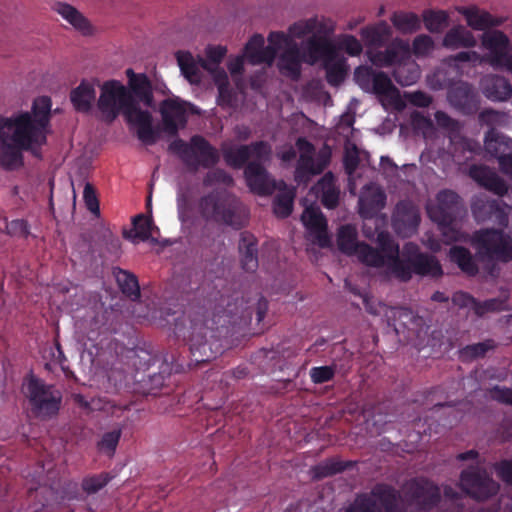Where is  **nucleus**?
I'll return each instance as SVG.
<instances>
[{
  "label": "nucleus",
  "instance_id": "nucleus-1",
  "mask_svg": "<svg viewBox=\"0 0 512 512\" xmlns=\"http://www.w3.org/2000/svg\"><path fill=\"white\" fill-rule=\"evenodd\" d=\"M189 318L187 344L191 355L190 362L180 363L174 356H171V363L165 359L159 372L149 375L145 381L147 394L157 395L161 388L167 387L172 373H182L186 366L191 368L215 359L223 351L219 329L235 323L232 311L226 309L214 311L212 317L207 310L201 309L189 315Z\"/></svg>",
  "mask_w": 512,
  "mask_h": 512
},
{
  "label": "nucleus",
  "instance_id": "nucleus-2",
  "mask_svg": "<svg viewBox=\"0 0 512 512\" xmlns=\"http://www.w3.org/2000/svg\"><path fill=\"white\" fill-rule=\"evenodd\" d=\"M97 107L106 122H113L120 113L126 120L137 126V137L146 145H153L159 138V133L153 128V119L149 111L140 109L130 91L117 80L105 81Z\"/></svg>",
  "mask_w": 512,
  "mask_h": 512
},
{
  "label": "nucleus",
  "instance_id": "nucleus-3",
  "mask_svg": "<svg viewBox=\"0 0 512 512\" xmlns=\"http://www.w3.org/2000/svg\"><path fill=\"white\" fill-rule=\"evenodd\" d=\"M291 34L276 31L268 35V46H264V37L254 34L246 43L244 56L252 65L267 64L271 66L280 49L284 51L279 55L277 67L279 72L292 80H298L301 75V63L303 56L298 44Z\"/></svg>",
  "mask_w": 512,
  "mask_h": 512
},
{
  "label": "nucleus",
  "instance_id": "nucleus-4",
  "mask_svg": "<svg viewBox=\"0 0 512 512\" xmlns=\"http://www.w3.org/2000/svg\"><path fill=\"white\" fill-rule=\"evenodd\" d=\"M334 30L332 20L318 17L300 20L289 27V33L294 38L300 39L309 35L304 45V56L310 64L338 58L337 47L330 39Z\"/></svg>",
  "mask_w": 512,
  "mask_h": 512
},
{
  "label": "nucleus",
  "instance_id": "nucleus-5",
  "mask_svg": "<svg viewBox=\"0 0 512 512\" xmlns=\"http://www.w3.org/2000/svg\"><path fill=\"white\" fill-rule=\"evenodd\" d=\"M51 98L40 96L33 101L32 113L23 112L14 117H1L2 129L15 128V137L29 146L31 140L46 144L51 118Z\"/></svg>",
  "mask_w": 512,
  "mask_h": 512
},
{
  "label": "nucleus",
  "instance_id": "nucleus-6",
  "mask_svg": "<svg viewBox=\"0 0 512 512\" xmlns=\"http://www.w3.org/2000/svg\"><path fill=\"white\" fill-rule=\"evenodd\" d=\"M198 211L205 221H213L236 229L243 226L239 200L226 190L214 189L202 196Z\"/></svg>",
  "mask_w": 512,
  "mask_h": 512
},
{
  "label": "nucleus",
  "instance_id": "nucleus-7",
  "mask_svg": "<svg viewBox=\"0 0 512 512\" xmlns=\"http://www.w3.org/2000/svg\"><path fill=\"white\" fill-rule=\"evenodd\" d=\"M414 274L439 278L443 275V269L434 255L421 252L417 244L409 242L403 247V259H397L393 277L406 283Z\"/></svg>",
  "mask_w": 512,
  "mask_h": 512
},
{
  "label": "nucleus",
  "instance_id": "nucleus-8",
  "mask_svg": "<svg viewBox=\"0 0 512 512\" xmlns=\"http://www.w3.org/2000/svg\"><path fill=\"white\" fill-rule=\"evenodd\" d=\"M169 150L175 153L191 172H196L200 167L211 169L220 161V154L202 135H193L189 142L176 139L169 144Z\"/></svg>",
  "mask_w": 512,
  "mask_h": 512
},
{
  "label": "nucleus",
  "instance_id": "nucleus-9",
  "mask_svg": "<svg viewBox=\"0 0 512 512\" xmlns=\"http://www.w3.org/2000/svg\"><path fill=\"white\" fill-rule=\"evenodd\" d=\"M472 243L482 259L502 262L512 260V237L502 229L488 228L475 231Z\"/></svg>",
  "mask_w": 512,
  "mask_h": 512
},
{
  "label": "nucleus",
  "instance_id": "nucleus-10",
  "mask_svg": "<svg viewBox=\"0 0 512 512\" xmlns=\"http://www.w3.org/2000/svg\"><path fill=\"white\" fill-rule=\"evenodd\" d=\"M26 389L27 397L36 415L52 417L58 413L62 402V394L54 386L31 377Z\"/></svg>",
  "mask_w": 512,
  "mask_h": 512
},
{
  "label": "nucleus",
  "instance_id": "nucleus-11",
  "mask_svg": "<svg viewBox=\"0 0 512 512\" xmlns=\"http://www.w3.org/2000/svg\"><path fill=\"white\" fill-rule=\"evenodd\" d=\"M296 147L300 155L294 172V180L298 185H306L312 177L321 174L326 169L330 159L328 155L322 153L315 157V147L305 137H299L296 140Z\"/></svg>",
  "mask_w": 512,
  "mask_h": 512
},
{
  "label": "nucleus",
  "instance_id": "nucleus-12",
  "mask_svg": "<svg viewBox=\"0 0 512 512\" xmlns=\"http://www.w3.org/2000/svg\"><path fill=\"white\" fill-rule=\"evenodd\" d=\"M481 43L488 53L485 61L494 69H504L512 73V43L509 37L500 30L485 31Z\"/></svg>",
  "mask_w": 512,
  "mask_h": 512
},
{
  "label": "nucleus",
  "instance_id": "nucleus-13",
  "mask_svg": "<svg viewBox=\"0 0 512 512\" xmlns=\"http://www.w3.org/2000/svg\"><path fill=\"white\" fill-rule=\"evenodd\" d=\"M462 490L477 501H485L495 496L499 484L493 480L488 471L479 466H469L460 474Z\"/></svg>",
  "mask_w": 512,
  "mask_h": 512
},
{
  "label": "nucleus",
  "instance_id": "nucleus-14",
  "mask_svg": "<svg viewBox=\"0 0 512 512\" xmlns=\"http://www.w3.org/2000/svg\"><path fill=\"white\" fill-rule=\"evenodd\" d=\"M405 496L408 503L421 512L432 510L441 499L439 487L425 478L410 480L405 486Z\"/></svg>",
  "mask_w": 512,
  "mask_h": 512
},
{
  "label": "nucleus",
  "instance_id": "nucleus-15",
  "mask_svg": "<svg viewBox=\"0 0 512 512\" xmlns=\"http://www.w3.org/2000/svg\"><path fill=\"white\" fill-rule=\"evenodd\" d=\"M271 153V145L267 141L260 140L248 145L231 147L224 151L223 156L228 166L241 169L247 166L250 158H253V161H269Z\"/></svg>",
  "mask_w": 512,
  "mask_h": 512
},
{
  "label": "nucleus",
  "instance_id": "nucleus-16",
  "mask_svg": "<svg viewBox=\"0 0 512 512\" xmlns=\"http://www.w3.org/2000/svg\"><path fill=\"white\" fill-rule=\"evenodd\" d=\"M12 143L2 139L0 143V166L6 170H14L23 165V151H29L35 157H40V149L43 146L39 141L31 140L29 146L25 142L17 140L15 130L11 136Z\"/></svg>",
  "mask_w": 512,
  "mask_h": 512
},
{
  "label": "nucleus",
  "instance_id": "nucleus-17",
  "mask_svg": "<svg viewBox=\"0 0 512 512\" xmlns=\"http://www.w3.org/2000/svg\"><path fill=\"white\" fill-rule=\"evenodd\" d=\"M437 205L428 210L430 218L443 229H450L460 209V196L449 189L438 192Z\"/></svg>",
  "mask_w": 512,
  "mask_h": 512
},
{
  "label": "nucleus",
  "instance_id": "nucleus-18",
  "mask_svg": "<svg viewBox=\"0 0 512 512\" xmlns=\"http://www.w3.org/2000/svg\"><path fill=\"white\" fill-rule=\"evenodd\" d=\"M484 146L498 160L500 170L512 178V139L492 129L485 134Z\"/></svg>",
  "mask_w": 512,
  "mask_h": 512
},
{
  "label": "nucleus",
  "instance_id": "nucleus-19",
  "mask_svg": "<svg viewBox=\"0 0 512 512\" xmlns=\"http://www.w3.org/2000/svg\"><path fill=\"white\" fill-rule=\"evenodd\" d=\"M411 48L407 41L401 38H395L384 50H368L367 56L371 63L378 67H390L398 65L404 60L410 58Z\"/></svg>",
  "mask_w": 512,
  "mask_h": 512
},
{
  "label": "nucleus",
  "instance_id": "nucleus-20",
  "mask_svg": "<svg viewBox=\"0 0 512 512\" xmlns=\"http://www.w3.org/2000/svg\"><path fill=\"white\" fill-rule=\"evenodd\" d=\"M421 221L420 211L410 201L397 203L392 219L395 232L404 238L411 237L417 232Z\"/></svg>",
  "mask_w": 512,
  "mask_h": 512
},
{
  "label": "nucleus",
  "instance_id": "nucleus-21",
  "mask_svg": "<svg viewBox=\"0 0 512 512\" xmlns=\"http://www.w3.org/2000/svg\"><path fill=\"white\" fill-rule=\"evenodd\" d=\"M160 113L164 131L176 136L180 128L187 124V103L179 99L168 98L161 102Z\"/></svg>",
  "mask_w": 512,
  "mask_h": 512
},
{
  "label": "nucleus",
  "instance_id": "nucleus-22",
  "mask_svg": "<svg viewBox=\"0 0 512 512\" xmlns=\"http://www.w3.org/2000/svg\"><path fill=\"white\" fill-rule=\"evenodd\" d=\"M263 161H251L244 170L246 183L250 190L261 196H268L277 189L279 181L271 178L262 164Z\"/></svg>",
  "mask_w": 512,
  "mask_h": 512
},
{
  "label": "nucleus",
  "instance_id": "nucleus-23",
  "mask_svg": "<svg viewBox=\"0 0 512 512\" xmlns=\"http://www.w3.org/2000/svg\"><path fill=\"white\" fill-rule=\"evenodd\" d=\"M301 220L313 236V242L321 248L331 246V237L328 234L327 220L318 206L310 205L305 208L301 215Z\"/></svg>",
  "mask_w": 512,
  "mask_h": 512
},
{
  "label": "nucleus",
  "instance_id": "nucleus-24",
  "mask_svg": "<svg viewBox=\"0 0 512 512\" xmlns=\"http://www.w3.org/2000/svg\"><path fill=\"white\" fill-rule=\"evenodd\" d=\"M450 104L464 115L475 114L480 106L478 93L472 85L461 82L452 87L448 92Z\"/></svg>",
  "mask_w": 512,
  "mask_h": 512
},
{
  "label": "nucleus",
  "instance_id": "nucleus-25",
  "mask_svg": "<svg viewBox=\"0 0 512 512\" xmlns=\"http://www.w3.org/2000/svg\"><path fill=\"white\" fill-rule=\"evenodd\" d=\"M471 210L478 222L495 218L500 226L506 227L508 225V215L495 199L478 197L472 202Z\"/></svg>",
  "mask_w": 512,
  "mask_h": 512
},
{
  "label": "nucleus",
  "instance_id": "nucleus-26",
  "mask_svg": "<svg viewBox=\"0 0 512 512\" xmlns=\"http://www.w3.org/2000/svg\"><path fill=\"white\" fill-rule=\"evenodd\" d=\"M469 176L481 187L498 196H504L508 192L506 182L487 166L472 165L469 168Z\"/></svg>",
  "mask_w": 512,
  "mask_h": 512
},
{
  "label": "nucleus",
  "instance_id": "nucleus-27",
  "mask_svg": "<svg viewBox=\"0 0 512 512\" xmlns=\"http://www.w3.org/2000/svg\"><path fill=\"white\" fill-rule=\"evenodd\" d=\"M371 495L381 505L383 512H408L400 492L392 485L376 484L371 490Z\"/></svg>",
  "mask_w": 512,
  "mask_h": 512
},
{
  "label": "nucleus",
  "instance_id": "nucleus-28",
  "mask_svg": "<svg viewBox=\"0 0 512 512\" xmlns=\"http://www.w3.org/2000/svg\"><path fill=\"white\" fill-rule=\"evenodd\" d=\"M360 36L368 50H378L388 44L392 37V29L384 21L367 25L360 30Z\"/></svg>",
  "mask_w": 512,
  "mask_h": 512
},
{
  "label": "nucleus",
  "instance_id": "nucleus-29",
  "mask_svg": "<svg viewBox=\"0 0 512 512\" xmlns=\"http://www.w3.org/2000/svg\"><path fill=\"white\" fill-rule=\"evenodd\" d=\"M484 96L494 102L507 101L512 96V86L504 76L490 74L481 80Z\"/></svg>",
  "mask_w": 512,
  "mask_h": 512
},
{
  "label": "nucleus",
  "instance_id": "nucleus-30",
  "mask_svg": "<svg viewBox=\"0 0 512 512\" xmlns=\"http://www.w3.org/2000/svg\"><path fill=\"white\" fill-rule=\"evenodd\" d=\"M458 12L463 15L469 27L476 31H484L492 27L501 26L505 18L494 17L487 11H482L475 6L460 7Z\"/></svg>",
  "mask_w": 512,
  "mask_h": 512
},
{
  "label": "nucleus",
  "instance_id": "nucleus-31",
  "mask_svg": "<svg viewBox=\"0 0 512 512\" xmlns=\"http://www.w3.org/2000/svg\"><path fill=\"white\" fill-rule=\"evenodd\" d=\"M95 100V85L93 82L85 79L70 92V101L74 109L80 113L90 112Z\"/></svg>",
  "mask_w": 512,
  "mask_h": 512
},
{
  "label": "nucleus",
  "instance_id": "nucleus-32",
  "mask_svg": "<svg viewBox=\"0 0 512 512\" xmlns=\"http://www.w3.org/2000/svg\"><path fill=\"white\" fill-rule=\"evenodd\" d=\"M129 80V87L132 96L134 95L140 102L147 107H152L154 102L152 85L146 74L135 73L131 68L126 70Z\"/></svg>",
  "mask_w": 512,
  "mask_h": 512
},
{
  "label": "nucleus",
  "instance_id": "nucleus-33",
  "mask_svg": "<svg viewBox=\"0 0 512 512\" xmlns=\"http://www.w3.org/2000/svg\"><path fill=\"white\" fill-rule=\"evenodd\" d=\"M256 237L244 231L240 235L239 252L241 256V266L247 272H254L258 268V249Z\"/></svg>",
  "mask_w": 512,
  "mask_h": 512
},
{
  "label": "nucleus",
  "instance_id": "nucleus-34",
  "mask_svg": "<svg viewBox=\"0 0 512 512\" xmlns=\"http://www.w3.org/2000/svg\"><path fill=\"white\" fill-rule=\"evenodd\" d=\"M316 189L322 205L327 209H335L339 204L340 190L336 186L335 177L327 172L317 182Z\"/></svg>",
  "mask_w": 512,
  "mask_h": 512
},
{
  "label": "nucleus",
  "instance_id": "nucleus-35",
  "mask_svg": "<svg viewBox=\"0 0 512 512\" xmlns=\"http://www.w3.org/2000/svg\"><path fill=\"white\" fill-rule=\"evenodd\" d=\"M276 190L278 194L273 200V211L277 217L286 218L293 210L295 189L288 187L283 180H280Z\"/></svg>",
  "mask_w": 512,
  "mask_h": 512
},
{
  "label": "nucleus",
  "instance_id": "nucleus-36",
  "mask_svg": "<svg viewBox=\"0 0 512 512\" xmlns=\"http://www.w3.org/2000/svg\"><path fill=\"white\" fill-rule=\"evenodd\" d=\"M477 41L473 33L464 26L458 25L451 28L443 38V46L448 49L473 48Z\"/></svg>",
  "mask_w": 512,
  "mask_h": 512
},
{
  "label": "nucleus",
  "instance_id": "nucleus-37",
  "mask_svg": "<svg viewBox=\"0 0 512 512\" xmlns=\"http://www.w3.org/2000/svg\"><path fill=\"white\" fill-rule=\"evenodd\" d=\"M54 10L83 35L92 33L89 21L75 7L67 3L57 2L54 5Z\"/></svg>",
  "mask_w": 512,
  "mask_h": 512
},
{
  "label": "nucleus",
  "instance_id": "nucleus-38",
  "mask_svg": "<svg viewBox=\"0 0 512 512\" xmlns=\"http://www.w3.org/2000/svg\"><path fill=\"white\" fill-rule=\"evenodd\" d=\"M113 276L122 294L132 301L140 298L139 281L135 274L116 267L113 269Z\"/></svg>",
  "mask_w": 512,
  "mask_h": 512
},
{
  "label": "nucleus",
  "instance_id": "nucleus-39",
  "mask_svg": "<svg viewBox=\"0 0 512 512\" xmlns=\"http://www.w3.org/2000/svg\"><path fill=\"white\" fill-rule=\"evenodd\" d=\"M377 242L380 251L384 254L387 261V271L393 276L397 259H403V253L399 254V245L394 242L386 232H380L377 236Z\"/></svg>",
  "mask_w": 512,
  "mask_h": 512
},
{
  "label": "nucleus",
  "instance_id": "nucleus-40",
  "mask_svg": "<svg viewBox=\"0 0 512 512\" xmlns=\"http://www.w3.org/2000/svg\"><path fill=\"white\" fill-rule=\"evenodd\" d=\"M386 204V195L378 190L359 198V213L363 218H373Z\"/></svg>",
  "mask_w": 512,
  "mask_h": 512
},
{
  "label": "nucleus",
  "instance_id": "nucleus-41",
  "mask_svg": "<svg viewBox=\"0 0 512 512\" xmlns=\"http://www.w3.org/2000/svg\"><path fill=\"white\" fill-rule=\"evenodd\" d=\"M450 260L457 264L462 272L475 276L479 269L469 249L463 246H453L449 250Z\"/></svg>",
  "mask_w": 512,
  "mask_h": 512
},
{
  "label": "nucleus",
  "instance_id": "nucleus-42",
  "mask_svg": "<svg viewBox=\"0 0 512 512\" xmlns=\"http://www.w3.org/2000/svg\"><path fill=\"white\" fill-rule=\"evenodd\" d=\"M393 78L403 86H411L420 78V68L414 61H402L393 70Z\"/></svg>",
  "mask_w": 512,
  "mask_h": 512
},
{
  "label": "nucleus",
  "instance_id": "nucleus-43",
  "mask_svg": "<svg viewBox=\"0 0 512 512\" xmlns=\"http://www.w3.org/2000/svg\"><path fill=\"white\" fill-rule=\"evenodd\" d=\"M350 461H341L336 458H329L312 467L313 477L315 479H323L342 473L352 467Z\"/></svg>",
  "mask_w": 512,
  "mask_h": 512
},
{
  "label": "nucleus",
  "instance_id": "nucleus-44",
  "mask_svg": "<svg viewBox=\"0 0 512 512\" xmlns=\"http://www.w3.org/2000/svg\"><path fill=\"white\" fill-rule=\"evenodd\" d=\"M393 26L402 34H411L421 27V20L414 12L398 11L391 16Z\"/></svg>",
  "mask_w": 512,
  "mask_h": 512
},
{
  "label": "nucleus",
  "instance_id": "nucleus-45",
  "mask_svg": "<svg viewBox=\"0 0 512 512\" xmlns=\"http://www.w3.org/2000/svg\"><path fill=\"white\" fill-rule=\"evenodd\" d=\"M354 255H357L359 260L367 266L387 268V261L384 254L379 249L374 248L367 243L361 242Z\"/></svg>",
  "mask_w": 512,
  "mask_h": 512
},
{
  "label": "nucleus",
  "instance_id": "nucleus-46",
  "mask_svg": "<svg viewBox=\"0 0 512 512\" xmlns=\"http://www.w3.org/2000/svg\"><path fill=\"white\" fill-rule=\"evenodd\" d=\"M133 226L135 233L133 231H123V237L125 239L133 241L134 238H139L142 241H147L152 237V231L154 229L153 220L150 217L145 216L144 214H139L133 219Z\"/></svg>",
  "mask_w": 512,
  "mask_h": 512
},
{
  "label": "nucleus",
  "instance_id": "nucleus-47",
  "mask_svg": "<svg viewBox=\"0 0 512 512\" xmlns=\"http://www.w3.org/2000/svg\"><path fill=\"white\" fill-rule=\"evenodd\" d=\"M359 244L357 242V231L354 226L346 224L339 228L337 246L341 252L347 255H354Z\"/></svg>",
  "mask_w": 512,
  "mask_h": 512
},
{
  "label": "nucleus",
  "instance_id": "nucleus-48",
  "mask_svg": "<svg viewBox=\"0 0 512 512\" xmlns=\"http://www.w3.org/2000/svg\"><path fill=\"white\" fill-rule=\"evenodd\" d=\"M370 92L390 99L399 98L398 89L393 85L389 76L382 71L375 73Z\"/></svg>",
  "mask_w": 512,
  "mask_h": 512
},
{
  "label": "nucleus",
  "instance_id": "nucleus-49",
  "mask_svg": "<svg viewBox=\"0 0 512 512\" xmlns=\"http://www.w3.org/2000/svg\"><path fill=\"white\" fill-rule=\"evenodd\" d=\"M449 15L443 10H425L423 12V22L428 31L439 33L448 25Z\"/></svg>",
  "mask_w": 512,
  "mask_h": 512
},
{
  "label": "nucleus",
  "instance_id": "nucleus-50",
  "mask_svg": "<svg viewBox=\"0 0 512 512\" xmlns=\"http://www.w3.org/2000/svg\"><path fill=\"white\" fill-rule=\"evenodd\" d=\"M176 58L185 78L190 83H197L199 81V69L192 54L189 52L178 51L176 53Z\"/></svg>",
  "mask_w": 512,
  "mask_h": 512
},
{
  "label": "nucleus",
  "instance_id": "nucleus-51",
  "mask_svg": "<svg viewBox=\"0 0 512 512\" xmlns=\"http://www.w3.org/2000/svg\"><path fill=\"white\" fill-rule=\"evenodd\" d=\"M121 435V428L105 432L100 438V440L97 442L98 451L110 458L113 457L116 452V448L119 444Z\"/></svg>",
  "mask_w": 512,
  "mask_h": 512
},
{
  "label": "nucleus",
  "instance_id": "nucleus-52",
  "mask_svg": "<svg viewBox=\"0 0 512 512\" xmlns=\"http://www.w3.org/2000/svg\"><path fill=\"white\" fill-rule=\"evenodd\" d=\"M495 347V341L492 339H487L483 342L470 344L463 347L460 350V354L463 359L473 360L484 357L488 351L493 350Z\"/></svg>",
  "mask_w": 512,
  "mask_h": 512
},
{
  "label": "nucleus",
  "instance_id": "nucleus-53",
  "mask_svg": "<svg viewBox=\"0 0 512 512\" xmlns=\"http://www.w3.org/2000/svg\"><path fill=\"white\" fill-rule=\"evenodd\" d=\"M472 310L478 317H483L487 313L501 312L506 310V300L499 297L484 301L476 299Z\"/></svg>",
  "mask_w": 512,
  "mask_h": 512
},
{
  "label": "nucleus",
  "instance_id": "nucleus-54",
  "mask_svg": "<svg viewBox=\"0 0 512 512\" xmlns=\"http://www.w3.org/2000/svg\"><path fill=\"white\" fill-rule=\"evenodd\" d=\"M323 67L326 71V81L331 86H338L344 81L346 71L343 63L337 58L332 61L326 60L323 62Z\"/></svg>",
  "mask_w": 512,
  "mask_h": 512
},
{
  "label": "nucleus",
  "instance_id": "nucleus-55",
  "mask_svg": "<svg viewBox=\"0 0 512 512\" xmlns=\"http://www.w3.org/2000/svg\"><path fill=\"white\" fill-rule=\"evenodd\" d=\"M112 478L113 476H111L110 473L102 472L100 474L85 477L82 480L81 486L83 491L87 494H95L104 488Z\"/></svg>",
  "mask_w": 512,
  "mask_h": 512
},
{
  "label": "nucleus",
  "instance_id": "nucleus-56",
  "mask_svg": "<svg viewBox=\"0 0 512 512\" xmlns=\"http://www.w3.org/2000/svg\"><path fill=\"white\" fill-rule=\"evenodd\" d=\"M337 51H344L351 57L359 56L363 51L362 43L351 34H341L338 36Z\"/></svg>",
  "mask_w": 512,
  "mask_h": 512
},
{
  "label": "nucleus",
  "instance_id": "nucleus-57",
  "mask_svg": "<svg viewBox=\"0 0 512 512\" xmlns=\"http://www.w3.org/2000/svg\"><path fill=\"white\" fill-rule=\"evenodd\" d=\"M215 184H224L226 186H230L233 184V178L224 169L216 168L210 170L203 178V185L205 187H211Z\"/></svg>",
  "mask_w": 512,
  "mask_h": 512
},
{
  "label": "nucleus",
  "instance_id": "nucleus-58",
  "mask_svg": "<svg viewBox=\"0 0 512 512\" xmlns=\"http://www.w3.org/2000/svg\"><path fill=\"white\" fill-rule=\"evenodd\" d=\"M375 73L370 67L360 66L355 69L354 79L363 91L370 92Z\"/></svg>",
  "mask_w": 512,
  "mask_h": 512
},
{
  "label": "nucleus",
  "instance_id": "nucleus-59",
  "mask_svg": "<svg viewBox=\"0 0 512 512\" xmlns=\"http://www.w3.org/2000/svg\"><path fill=\"white\" fill-rule=\"evenodd\" d=\"M433 48L434 41L432 37L426 34L416 36L412 43V51L418 57L428 55Z\"/></svg>",
  "mask_w": 512,
  "mask_h": 512
},
{
  "label": "nucleus",
  "instance_id": "nucleus-60",
  "mask_svg": "<svg viewBox=\"0 0 512 512\" xmlns=\"http://www.w3.org/2000/svg\"><path fill=\"white\" fill-rule=\"evenodd\" d=\"M309 374L314 384H323L334 378L335 368L333 366L312 367Z\"/></svg>",
  "mask_w": 512,
  "mask_h": 512
},
{
  "label": "nucleus",
  "instance_id": "nucleus-61",
  "mask_svg": "<svg viewBox=\"0 0 512 512\" xmlns=\"http://www.w3.org/2000/svg\"><path fill=\"white\" fill-rule=\"evenodd\" d=\"M503 116H504L503 113H501L497 110L488 108V109L482 110L479 113L478 120L481 125H486V126L490 127V129L486 132V134H487L492 129L497 131L494 126L499 124L502 121Z\"/></svg>",
  "mask_w": 512,
  "mask_h": 512
},
{
  "label": "nucleus",
  "instance_id": "nucleus-62",
  "mask_svg": "<svg viewBox=\"0 0 512 512\" xmlns=\"http://www.w3.org/2000/svg\"><path fill=\"white\" fill-rule=\"evenodd\" d=\"M83 199H84L87 209L91 213H93L95 215H99V213H100L99 201H98V198L96 195V191L92 184H90V183L85 184L84 191H83Z\"/></svg>",
  "mask_w": 512,
  "mask_h": 512
},
{
  "label": "nucleus",
  "instance_id": "nucleus-63",
  "mask_svg": "<svg viewBox=\"0 0 512 512\" xmlns=\"http://www.w3.org/2000/svg\"><path fill=\"white\" fill-rule=\"evenodd\" d=\"M497 476L507 485L512 486V459L501 460L494 465Z\"/></svg>",
  "mask_w": 512,
  "mask_h": 512
},
{
  "label": "nucleus",
  "instance_id": "nucleus-64",
  "mask_svg": "<svg viewBox=\"0 0 512 512\" xmlns=\"http://www.w3.org/2000/svg\"><path fill=\"white\" fill-rule=\"evenodd\" d=\"M490 397L500 403L508 404L512 406V389L506 387H500L498 385L493 386L489 390Z\"/></svg>",
  "mask_w": 512,
  "mask_h": 512
}]
</instances>
